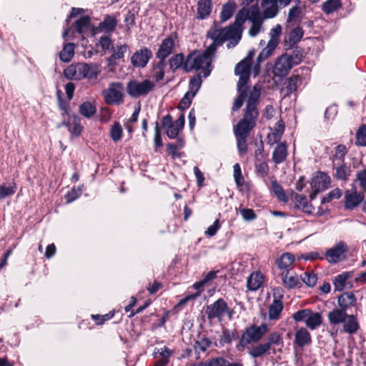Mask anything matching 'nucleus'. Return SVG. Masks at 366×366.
I'll return each mask as SVG.
<instances>
[{
    "instance_id": "obj_40",
    "label": "nucleus",
    "mask_w": 366,
    "mask_h": 366,
    "mask_svg": "<svg viewBox=\"0 0 366 366\" xmlns=\"http://www.w3.org/2000/svg\"><path fill=\"white\" fill-rule=\"evenodd\" d=\"M341 6L340 0H327L322 5V11L330 14L337 11Z\"/></svg>"
},
{
    "instance_id": "obj_54",
    "label": "nucleus",
    "mask_w": 366,
    "mask_h": 366,
    "mask_svg": "<svg viewBox=\"0 0 366 366\" xmlns=\"http://www.w3.org/2000/svg\"><path fill=\"white\" fill-rule=\"evenodd\" d=\"M81 192L82 189L81 187H78L77 189L73 188L69 191L65 195L66 203H71L81 195Z\"/></svg>"
},
{
    "instance_id": "obj_61",
    "label": "nucleus",
    "mask_w": 366,
    "mask_h": 366,
    "mask_svg": "<svg viewBox=\"0 0 366 366\" xmlns=\"http://www.w3.org/2000/svg\"><path fill=\"white\" fill-rule=\"evenodd\" d=\"M99 45L103 51H107L112 46V41L109 36L104 35L99 39Z\"/></svg>"
},
{
    "instance_id": "obj_3",
    "label": "nucleus",
    "mask_w": 366,
    "mask_h": 366,
    "mask_svg": "<svg viewBox=\"0 0 366 366\" xmlns=\"http://www.w3.org/2000/svg\"><path fill=\"white\" fill-rule=\"evenodd\" d=\"M256 126V122L242 119L234 127V132L237 139V148L240 154L247 151V139L249 132Z\"/></svg>"
},
{
    "instance_id": "obj_57",
    "label": "nucleus",
    "mask_w": 366,
    "mask_h": 366,
    "mask_svg": "<svg viewBox=\"0 0 366 366\" xmlns=\"http://www.w3.org/2000/svg\"><path fill=\"white\" fill-rule=\"evenodd\" d=\"M239 79L237 83V89L239 92L244 91L247 93V84L249 78V74H239Z\"/></svg>"
},
{
    "instance_id": "obj_31",
    "label": "nucleus",
    "mask_w": 366,
    "mask_h": 366,
    "mask_svg": "<svg viewBox=\"0 0 366 366\" xmlns=\"http://www.w3.org/2000/svg\"><path fill=\"white\" fill-rule=\"evenodd\" d=\"M303 34L304 31L301 27L297 26L293 29L285 39V45L289 47L292 46L300 41Z\"/></svg>"
},
{
    "instance_id": "obj_48",
    "label": "nucleus",
    "mask_w": 366,
    "mask_h": 366,
    "mask_svg": "<svg viewBox=\"0 0 366 366\" xmlns=\"http://www.w3.org/2000/svg\"><path fill=\"white\" fill-rule=\"evenodd\" d=\"M122 137V128L121 124L116 122L110 129V137L114 142H118Z\"/></svg>"
},
{
    "instance_id": "obj_58",
    "label": "nucleus",
    "mask_w": 366,
    "mask_h": 366,
    "mask_svg": "<svg viewBox=\"0 0 366 366\" xmlns=\"http://www.w3.org/2000/svg\"><path fill=\"white\" fill-rule=\"evenodd\" d=\"M356 181L358 182L360 187L366 191V169L359 171L356 174Z\"/></svg>"
},
{
    "instance_id": "obj_49",
    "label": "nucleus",
    "mask_w": 366,
    "mask_h": 366,
    "mask_svg": "<svg viewBox=\"0 0 366 366\" xmlns=\"http://www.w3.org/2000/svg\"><path fill=\"white\" fill-rule=\"evenodd\" d=\"M355 144L361 147L366 146V124L360 127L357 131Z\"/></svg>"
},
{
    "instance_id": "obj_46",
    "label": "nucleus",
    "mask_w": 366,
    "mask_h": 366,
    "mask_svg": "<svg viewBox=\"0 0 366 366\" xmlns=\"http://www.w3.org/2000/svg\"><path fill=\"white\" fill-rule=\"evenodd\" d=\"M184 56L182 54H178L173 56L169 59V67L172 71H175L181 66L184 67Z\"/></svg>"
},
{
    "instance_id": "obj_25",
    "label": "nucleus",
    "mask_w": 366,
    "mask_h": 366,
    "mask_svg": "<svg viewBox=\"0 0 366 366\" xmlns=\"http://www.w3.org/2000/svg\"><path fill=\"white\" fill-rule=\"evenodd\" d=\"M283 310V304L280 300L274 298L272 304L269 306L268 318L269 320H277L280 318L281 312Z\"/></svg>"
},
{
    "instance_id": "obj_16",
    "label": "nucleus",
    "mask_w": 366,
    "mask_h": 366,
    "mask_svg": "<svg viewBox=\"0 0 366 366\" xmlns=\"http://www.w3.org/2000/svg\"><path fill=\"white\" fill-rule=\"evenodd\" d=\"M283 286L289 290L300 288L302 282L300 277L291 270L282 271L280 273Z\"/></svg>"
},
{
    "instance_id": "obj_28",
    "label": "nucleus",
    "mask_w": 366,
    "mask_h": 366,
    "mask_svg": "<svg viewBox=\"0 0 366 366\" xmlns=\"http://www.w3.org/2000/svg\"><path fill=\"white\" fill-rule=\"evenodd\" d=\"M269 348L265 342L248 348V353L252 358L263 357L269 354Z\"/></svg>"
},
{
    "instance_id": "obj_22",
    "label": "nucleus",
    "mask_w": 366,
    "mask_h": 366,
    "mask_svg": "<svg viewBox=\"0 0 366 366\" xmlns=\"http://www.w3.org/2000/svg\"><path fill=\"white\" fill-rule=\"evenodd\" d=\"M363 195L357 193V192H350L347 191L345 195V207L346 209H351L356 207L363 199Z\"/></svg>"
},
{
    "instance_id": "obj_50",
    "label": "nucleus",
    "mask_w": 366,
    "mask_h": 366,
    "mask_svg": "<svg viewBox=\"0 0 366 366\" xmlns=\"http://www.w3.org/2000/svg\"><path fill=\"white\" fill-rule=\"evenodd\" d=\"M233 176L237 186H242L244 183V179L242 174V170L239 164L236 163L233 166Z\"/></svg>"
},
{
    "instance_id": "obj_13",
    "label": "nucleus",
    "mask_w": 366,
    "mask_h": 366,
    "mask_svg": "<svg viewBox=\"0 0 366 366\" xmlns=\"http://www.w3.org/2000/svg\"><path fill=\"white\" fill-rule=\"evenodd\" d=\"M292 0H262L261 6L264 9L265 18H274L279 13V6L286 7Z\"/></svg>"
},
{
    "instance_id": "obj_9",
    "label": "nucleus",
    "mask_w": 366,
    "mask_h": 366,
    "mask_svg": "<svg viewBox=\"0 0 366 366\" xmlns=\"http://www.w3.org/2000/svg\"><path fill=\"white\" fill-rule=\"evenodd\" d=\"M162 124L168 137L170 139H174L178 136L179 132L184 127V114H180L175 122L172 121V117L170 114H167L162 118Z\"/></svg>"
},
{
    "instance_id": "obj_60",
    "label": "nucleus",
    "mask_w": 366,
    "mask_h": 366,
    "mask_svg": "<svg viewBox=\"0 0 366 366\" xmlns=\"http://www.w3.org/2000/svg\"><path fill=\"white\" fill-rule=\"evenodd\" d=\"M239 212L245 221H251L256 219L257 216L252 209L242 208Z\"/></svg>"
},
{
    "instance_id": "obj_18",
    "label": "nucleus",
    "mask_w": 366,
    "mask_h": 366,
    "mask_svg": "<svg viewBox=\"0 0 366 366\" xmlns=\"http://www.w3.org/2000/svg\"><path fill=\"white\" fill-rule=\"evenodd\" d=\"M264 281V277L260 272H253L247 278V289L250 291H256L262 287Z\"/></svg>"
},
{
    "instance_id": "obj_56",
    "label": "nucleus",
    "mask_w": 366,
    "mask_h": 366,
    "mask_svg": "<svg viewBox=\"0 0 366 366\" xmlns=\"http://www.w3.org/2000/svg\"><path fill=\"white\" fill-rule=\"evenodd\" d=\"M301 14V9L300 6L296 5L292 6L287 16V22H292L297 19Z\"/></svg>"
},
{
    "instance_id": "obj_11",
    "label": "nucleus",
    "mask_w": 366,
    "mask_h": 366,
    "mask_svg": "<svg viewBox=\"0 0 366 366\" xmlns=\"http://www.w3.org/2000/svg\"><path fill=\"white\" fill-rule=\"evenodd\" d=\"M348 247L347 244L340 241L332 247L327 250L325 253L326 260L331 264H336L346 258Z\"/></svg>"
},
{
    "instance_id": "obj_15",
    "label": "nucleus",
    "mask_w": 366,
    "mask_h": 366,
    "mask_svg": "<svg viewBox=\"0 0 366 366\" xmlns=\"http://www.w3.org/2000/svg\"><path fill=\"white\" fill-rule=\"evenodd\" d=\"M330 184V177L322 172H317L311 181V187L315 193H317L327 189Z\"/></svg>"
},
{
    "instance_id": "obj_21",
    "label": "nucleus",
    "mask_w": 366,
    "mask_h": 366,
    "mask_svg": "<svg viewBox=\"0 0 366 366\" xmlns=\"http://www.w3.org/2000/svg\"><path fill=\"white\" fill-rule=\"evenodd\" d=\"M79 66L81 71L82 79L96 78L101 72L99 67L97 64H88L86 63H80Z\"/></svg>"
},
{
    "instance_id": "obj_45",
    "label": "nucleus",
    "mask_w": 366,
    "mask_h": 366,
    "mask_svg": "<svg viewBox=\"0 0 366 366\" xmlns=\"http://www.w3.org/2000/svg\"><path fill=\"white\" fill-rule=\"evenodd\" d=\"M251 64L248 62L247 59H243L239 62L234 69L236 75L239 74H250Z\"/></svg>"
},
{
    "instance_id": "obj_24",
    "label": "nucleus",
    "mask_w": 366,
    "mask_h": 366,
    "mask_svg": "<svg viewBox=\"0 0 366 366\" xmlns=\"http://www.w3.org/2000/svg\"><path fill=\"white\" fill-rule=\"evenodd\" d=\"M285 131V124L282 121H279L274 127V131L267 135V143L273 145L280 141Z\"/></svg>"
},
{
    "instance_id": "obj_52",
    "label": "nucleus",
    "mask_w": 366,
    "mask_h": 366,
    "mask_svg": "<svg viewBox=\"0 0 366 366\" xmlns=\"http://www.w3.org/2000/svg\"><path fill=\"white\" fill-rule=\"evenodd\" d=\"M350 277L349 273H342L338 274L335 280V287L337 290H342L345 286L347 280Z\"/></svg>"
},
{
    "instance_id": "obj_6",
    "label": "nucleus",
    "mask_w": 366,
    "mask_h": 366,
    "mask_svg": "<svg viewBox=\"0 0 366 366\" xmlns=\"http://www.w3.org/2000/svg\"><path fill=\"white\" fill-rule=\"evenodd\" d=\"M282 34V26L277 24L269 31V40L267 46L261 51L257 56V62H261L269 57L280 43V36Z\"/></svg>"
},
{
    "instance_id": "obj_20",
    "label": "nucleus",
    "mask_w": 366,
    "mask_h": 366,
    "mask_svg": "<svg viewBox=\"0 0 366 366\" xmlns=\"http://www.w3.org/2000/svg\"><path fill=\"white\" fill-rule=\"evenodd\" d=\"M356 302V297L352 292H345L342 294L337 300L340 309L347 311L353 307Z\"/></svg>"
},
{
    "instance_id": "obj_32",
    "label": "nucleus",
    "mask_w": 366,
    "mask_h": 366,
    "mask_svg": "<svg viewBox=\"0 0 366 366\" xmlns=\"http://www.w3.org/2000/svg\"><path fill=\"white\" fill-rule=\"evenodd\" d=\"M79 66L80 63L71 64L67 66L64 71V76L68 79H82L81 71Z\"/></svg>"
},
{
    "instance_id": "obj_10",
    "label": "nucleus",
    "mask_w": 366,
    "mask_h": 366,
    "mask_svg": "<svg viewBox=\"0 0 366 366\" xmlns=\"http://www.w3.org/2000/svg\"><path fill=\"white\" fill-rule=\"evenodd\" d=\"M102 96L107 104L118 105L123 102V85L119 82L109 84L108 89L102 92Z\"/></svg>"
},
{
    "instance_id": "obj_19",
    "label": "nucleus",
    "mask_w": 366,
    "mask_h": 366,
    "mask_svg": "<svg viewBox=\"0 0 366 366\" xmlns=\"http://www.w3.org/2000/svg\"><path fill=\"white\" fill-rule=\"evenodd\" d=\"M265 343L268 345L269 350H272L274 354L277 350H280L284 345L281 335L277 332L270 333Z\"/></svg>"
},
{
    "instance_id": "obj_53",
    "label": "nucleus",
    "mask_w": 366,
    "mask_h": 366,
    "mask_svg": "<svg viewBox=\"0 0 366 366\" xmlns=\"http://www.w3.org/2000/svg\"><path fill=\"white\" fill-rule=\"evenodd\" d=\"M342 196V192L340 189H335L330 191L328 194L324 197L321 203L325 204L331 202L333 199H339Z\"/></svg>"
},
{
    "instance_id": "obj_38",
    "label": "nucleus",
    "mask_w": 366,
    "mask_h": 366,
    "mask_svg": "<svg viewBox=\"0 0 366 366\" xmlns=\"http://www.w3.org/2000/svg\"><path fill=\"white\" fill-rule=\"evenodd\" d=\"M74 54V44L68 43L64 45L62 50L59 52V58L62 61L69 62L71 60Z\"/></svg>"
},
{
    "instance_id": "obj_4",
    "label": "nucleus",
    "mask_w": 366,
    "mask_h": 366,
    "mask_svg": "<svg viewBox=\"0 0 366 366\" xmlns=\"http://www.w3.org/2000/svg\"><path fill=\"white\" fill-rule=\"evenodd\" d=\"M302 55L294 51L292 55L284 54L280 56L275 61L273 73L277 76H285L293 66L298 64L301 61Z\"/></svg>"
},
{
    "instance_id": "obj_34",
    "label": "nucleus",
    "mask_w": 366,
    "mask_h": 366,
    "mask_svg": "<svg viewBox=\"0 0 366 366\" xmlns=\"http://www.w3.org/2000/svg\"><path fill=\"white\" fill-rule=\"evenodd\" d=\"M343 323L344 331L349 334H354L359 329V324L354 315H347V317Z\"/></svg>"
},
{
    "instance_id": "obj_26",
    "label": "nucleus",
    "mask_w": 366,
    "mask_h": 366,
    "mask_svg": "<svg viewBox=\"0 0 366 366\" xmlns=\"http://www.w3.org/2000/svg\"><path fill=\"white\" fill-rule=\"evenodd\" d=\"M347 317V312L340 308L334 309L328 314V320L331 325L343 323Z\"/></svg>"
},
{
    "instance_id": "obj_62",
    "label": "nucleus",
    "mask_w": 366,
    "mask_h": 366,
    "mask_svg": "<svg viewBox=\"0 0 366 366\" xmlns=\"http://www.w3.org/2000/svg\"><path fill=\"white\" fill-rule=\"evenodd\" d=\"M347 152L346 147L345 145L340 144L335 148V154L334 158L338 159L340 162H342Z\"/></svg>"
},
{
    "instance_id": "obj_29",
    "label": "nucleus",
    "mask_w": 366,
    "mask_h": 366,
    "mask_svg": "<svg viewBox=\"0 0 366 366\" xmlns=\"http://www.w3.org/2000/svg\"><path fill=\"white\" fill-rule=\"evenodd\" d=\"M287 156V145L285 143L277 144L272 154V160L275 164L283 162Z\"/></svg>"
},
{
    "instance_id": "obj_12",
    "label": "nucleus",
    "mask_w": 366,
    "mask_h": 366,
    "mask_svg": "<svg viewBox=\"0 0 366 366\" xmlns=\"http://www.w3.org/2000/svg\"><path fill=\"white\" fill-rule=\"evenodd\" d=\"M227 312H229V307L227 302L222 298L207 306L206 310L209 320L217 319L219 322L222 321L223 315Z\"/></svg>"
},
{
    "instance_id": "obj_8",
    "label": "nucleus",
    "mask_w": 366,
    "mask_h": 366,
    "mask_svg": "<svg viewBox=\"0 0 366 366\" xmlns=\"http://www.w3.org/2000/svg\"><path fill=\"white\" fill-rule=\"evenodd\" d=\"M259 96L260 88L258 85H255L248 97L245 112L242 119L257 122L259 115L257 103Z\"/></svg>"
},
{
    "instance_id": "obj_41",
    "label": "nucleus",
    "mask_w": 366,
    "mask_h": 366,
    "mask_svg": "<svg viewBox=\"0 0 366 366\" xmlns=\"http://www.w3.org/2000/svg\"><path fill=\"white\" fill-rule=\"evenodd\" d=\"M117 26V21L114 17L107 16L104 21L100 23L99 28L106 31L110 32L114 30Z\"/></svg>"
},
{
    "instance_id": "obj_63",
    "label": "nucleus",
    "mask_w": 366,
    "mask_h": 366,
    "mask_svg": "<svg viewBox=\"0 0 366 366\" xmlns=\"http://www.w3.org/2000/svg\"><path fill=\"white\" fill-rule=\"evenodd\" d=\"M246 97H247V93H244V91L239 92V95L237 97V99H235L233 107H232V109L234 111L238 110L242 106V104H243L244 100L246 98Z\"/></svg>"
},
{
    "instance_id": "obj_43",
    "label": "nucleus",
    "mask_w": 366,
    "mask_h": 366,
    "mask_svg": "<svg viewBox=\"0 0 366 366\" xmlns=\"http://www.w3.org/2000/svg\"><path fill=\"white\" fill-rule=\"evenodd\" d=\"M202 83L201 74H197L193 76L189 81V90L187 92L189 94H192L194 97L196 93L199 91Z\"/></svg>"
},
{
    "instance_id": "obj_35",
    "label": "nucleus",
    "mask_w": 366,
    "mask_h": 366,
    "mask_svg": "<svg viewBox=\"0 0 366 366\" xmlns=\"http://www.w3.org/2000/svg\"><path fill=\"white\" fill-rule=\"evenodd\" d=\"M79 112L83 117L89 119L92 117L97 112L96 105L90 102H84L80 104Z\"/></svg>"
},
{
    "instance_id": "obj_64",
    "label": "nucleus",
    "mask_w": 366,
    "mask_h": 366,
    "mask_svg": "<svg viewBox=\"0 0 366 366\" xmlns=\"http://www.w3.org/2000/svg\"><path fill=\"white\" fill-rule=\"evenodd\" d=\"M256 172L262 177H265L268 174L269 167L266 162H260L255 165Z\"/></svg>"
},
{
    "instance_id": "obj_37",
    "label": "nucleus",
    "mask_w": 366,
    "mask_h": 366,
    "mask_svg": "<svg viewBox=\"0 0 366 366\" xmlns=\"http://www.w3.org/2000/svg\"><path fill=\"white\" fill-rule=\"evenodd\" d=\"M306 325L310 330H315L322 324V316L319 312H312L310 310V315L307 316Z\"/></svg>"
},
{
    "instance_id": "obj_17",
    "label": "nucleus",
    "mask_w": 366,
    "mask_h": 366,
    "mask_svg": "<svg viewBox=\"0 0 366 366\" xmlns=\"http://www.w3.org/2000/svg\"><path fill=\"white\" fill-rule=\"evenodd\" d=\"M174 46V40L171 38H166L159 46L157 57L159 59H166L172 54Z\"/></svg>"
},
{
    "instance_id": "obj_51",
    "label": "nucleus",
    "mask_w": 366,
    "mask_h": 366,
    "mask_svg": "<svg viewBox=\"0 0 366 366\" xmlns=\"http://www.w3.org/2000/svg\"><path fill=\"white\" fill-rule=\"evenodd\" d=\"M272 189L279 200L286 202L287 196L280 184L277 181L272 182Z\"/></svg>"
},
{
    "instance_id": "obj_1",
    "label": "nucleus",
    "mask_w": 366,
    "mask_h": 366,
    "mask_svg": "<svg viewBox=\"0 0 366 366\" xmlns=\"http://www.w3.org/2000/svg\"><path fill=\"white\" fill-rule=\"evenodd\" d=\"M264 11H260L257 4L251 5L249 8L243 7L236 15L234 24L224 29H219L225 41H229L227 44L228 49L234 47L242 37V24L246 20L252 22L249 34L251 36H255L259 31L264 19Z\"/></svg>"
},
{
    "instance_id": "obj_47",
    "label": "nucleus",
    "mask_w": 366,
    "mask_h": 366,
    "mask_svg": "<svg viewBox=\"0 0 366 366\" xmlns=\"http://www.w3.org/2000/svg\"><path fill=\"white\" fill-rule=\"evenodd\" d=\"M301 282H303L308 287H314L317 280V275L313 272H305L300 277Z\"/></svg>"
},
{
    "instance_id": "obj_36",
    "label": "nucleus",
    "mask_w": 366,
    "mask_h": 366,
    "mask_svg": "<svg viewBox=\"0 0 366 366\" xmlns=\"http://www.w3.org/2000/svg\"><path fill=\"white\" fill-rule=\"evenodd\" d=\"M127 44H116L115 46L112 48V55L108 59L110 62L115 61L120 59H122L124 54L127 52Z\"/></svg>"
},
{
    "instance_id": "obj_42",
    "label": "nucleus",
    "mask_w": 366,
    "mask_h": 366,
    "mask_svg": "<svg viewBox=\"0 0 366 366\" xmlns=\"http://www.w3.org/2000/svg\"><path fill=\"white\" fill-rule=\"evenodd\" d=\"M235 11V4L231 1L224 5L221 12V20L225 21L229 19Z\"/></svg>"
},
{
    "instance_id": "obj_7",
    "label": "nucleus",
    "mask_w": 366,
    "mask_h": 366,
    "mask_svg": "<svg viewBox=\"0 0 366 366\" xmlns=\"http://www.w3.org/2000/svg\"><path fill=\"white\" fill-rule=\"evenodd\" d=\"M269 330V327L267 324H262L259 326L252 325L244 330L243 332L239 344L242 347L252 343L259 342L264 335Z\"/></svg>"
},
{
    "instance_id": "obj_59",
    "label": "nucleus",
    "mask_w": 366,
    "mask_h": 366,
    "mask_svg": "<svg viewBox=\"0 0 366 366\" xmlns=\"http://www.w3.org/2000/svg\"><path fill=\"white\" fill-rule=\"evenodd\" d=\"M310 315V310L305 309L296 312L292 317L297 322L305 321L306 322L307 316Z\"/></svg>"
},
{
    "instance_id": "obj_14",
    "label": "nucleus",
    "mask_w": 366,
    "mask_h": 366,
    "mask_svg": "<svg viewBox=\"0 0 366 366\" xmlns=\"http://www.w3.org/2000/svg\"><path fill=\"white\" fill-rule=\"evenodd\" d=\"M152 56V51L147 47H143L133 54L131 57V63L134 67L144 68Z\"/></svg>"
},
{
    "instance_id": "obj_5",
    "label": "nucleus",
    "mask_w": 366,
    "mask_h": 366,
    "mask_svg": "<svg viewBox=\"0 0 366 366\" xmlns=\"http://www.w3.org/2000/svg\"><path fill=\"white\" fill-rule=\"evenodd\" d=\"M155 86V83L149 79H133L127 83V91L129 96L137 98L147 96L154 89Z\"/></svg>"
},
{
    "instance_id": "obj_55",
    "label": "nucleus",
    "mask_w": 366,
    "mask_h": 366,
    "mask_svg": "<svg viewBox=\"0 0 366 366\" xmlns=\"http://www.w3.org/2000/svg\"><path fill=\"white\" fill-rule=\"evenodd\" d=\"M350 170L345 165H341L336 169L335 177L342 180H346L350 175Z\"/></svg>"
},
{
    "instance_id": "obj_44",
    "label": "nucleus",
    "mask_w": 366,
    "mask_h": 366,
    "mask_svg": "<svg viewBox=\"0 0 366 366\" xmlns=\"http://www.w3.org/2000/svg\"><path fill=\"white\" fill-rule=\"evenodd\" d=\"M89 17L86 16H81L76 21V31L79 34H83L89 29Z\"/></svg>"
},
{
    "instance_id": "obj_39",
    "label": "nucleus",
    "mask_w": 366,
    "mask_h": 366,
    "mask_svg": "<svg viewBox=\"0 0 366 366\" xmlns=\"http://www.w3.org/2000/svg\"><path fill=\"white\" fill-rule=\"evenodd\" d=\"M17 187L15 183L2 184L0 186V200L13 195L16 191Z\"/></svg>"
},
{
    "instance_id": "obj_30",
    "label": "nucleus",
    "mask_w": 366,
    "mask_h": 366,
    "mask_svg": "<svg viewBox=\"0 0 366 366\" xmlns=\"http://www.w3.org/2000/svg\"><path fill=\"white\" fill-rule=\"evenodd\" d=\"M61 124L65 125L71 134L74 136H79L82 131L80 119L76 116H73L70 120L63 122Z\"/></svg>"
},
{
    "instance_id": "obj_27",
    "label": "nucleus",
    "mask_w": 366,
    "mask_h": 366,
    "mask_svg": "<svg viewBox=\"0 0 366 366\" xmlns=\"http://www.w3.org/2000/svg\"><path fill=\"white\" fill-rule=\"evenodd\" d=\"M311 342V336L310 332L305 328L298 329L295 335V343L300 347H303Z\"/></svg>"
},
{
    "instance_id": "obj_23",
    "label": "nucleus",
    "mask_w": 366,
    "mask_h": 366,
    "mask_svg": "<svg viewBox=\"0 0 366 366\" xmlns=\"http://www.w3.org/2000/svg\"><path fill=\"white\" fill-rule=\"evenodd\" d=\"M295 262V256L289 252L283 253L276 260V264L277 267L282 271L290 270V267L292 266Z\"/></svg>"
},
{
    "instance_id": "obj_33",
    "label": "nucleus",
    "mask_w": 366,
    "mask_h": 366,
    "mask_svg": "<svg viewBox=\"0 0 366 366\" xmlns=\"http://www.w3.org/2000/svg\"><path fill=\"white\" fill-rule=\"evenodd\" d=\"M211 0H199L197 3V18L203 19L208 16L211 12Z\"/></svg>"
},
{
    "instance_id": "obj_2",
    "label": "nucleus",
    "mask_w": 366,
    "mask_h": 366,
    "mask_svg": "<svg viewBox=\"0 0 366 366\" xmlns=\"http://www.w3.org/2000/svg\"><path fill=\"white\" fill-rule=\"evenodd\" d=\"M207 36L213 40V42L203 51H194L187 57L184 64V69L186 71L192 70H202L204 77L209 76L212 71V55L217 47L225 41L219 29L212 28L207 33Z\"/></svg>"
}]
</instances>
